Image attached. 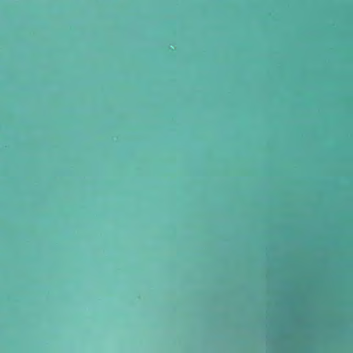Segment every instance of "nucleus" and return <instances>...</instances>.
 Returning a JSON list of instances; mask_svg holds the SVG:
<instances>
[{"mask_svg":"<svg viewBox=\"0 0 353 353\" xmlns=\"http://www.w3.org/2000/svg\"><path fill=\"white\" fill-rule=\"evenodd\" d=\"M266 199H268V198L266 197ZM327 199H340V198L339 197H328ZM352 199H353V197Z\"/></svg>","mask_w":353,"mask_h":353,"instance_id":"obj_1","label":"nucleus"}]
</instances>
